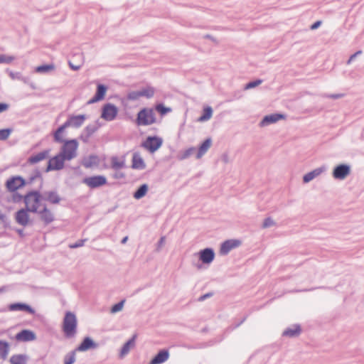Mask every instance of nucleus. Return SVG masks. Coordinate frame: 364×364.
I'll list each match as a JSON object with an SVG mask.
<instances>
[{
  "mask_svg": "<svg viewBox=\"0 0 364 364\" xmlns=\"http://www.w3.org/2000/svg\"><path fill=\"white\" fill-rule=\"evenodd\" d=\"M77 323V318L75 314L67 311L63 322V331L67 338H72L76 334Z\"/></svg>",
  "mask_w": 364,
  "mask_h": 364,
  "instance_id": "obj_1",
  "label": "nucleus"
},
{
  "mask_svg": "<svg viewBox=\"0 0 364 364\" xmlns=\"http://www.w3.org/2000/svg\"><path fill=\"white\" fill-rule=\"evenodd\" d=\"M42 199V194L38 191H30L24 196L23 201L26 208H28L31 213H38V208L41 205V200Z\"/></svg>",
  "mask_w": 364,
  "mask_h": 364,
  "instance_id": "obj_2",
  "label": "nucleus"
},
{
  "mask_svg": "<svg viewBox=\"0 0 364 364\" xmlns=\"http://www.w3.org/2000/svg\"><path fill=\"white\" fill-rule=\"evenodd\" d=\"M63 146L60 148V154L67 161H71L77 156L78 149V141L76 139L64 140Z\"/></svg>",
  "mask_w": 364,
  "mask_h": 364,
  "instance_id": "obj_3",
  "label": "nucleus"
},
{
  "mask_svg": "<svg viewBox=\"0 0 364 364\" xmlns=\"http://www.w3.org/2000/svg\"><path fill=\"white\" fill-rule=\"evenodd\" d=\"M155 122V114L152 109L144 108L137 114L136 124L139 126L151 125Z\"/></svg>",
  "mask_w": 364,
  "mask_h": 364,
  "instance_id": "obj_4",
  "label": "nucleus"
},
{
  "mask_svg": "<svg viewBox=\"0 0 364 364\" xmlns=\"http://www.w3.org/2000/svg\"><path fill=\"white\" fill-rule=\"evenodd\" d=\"M163 140L159 136H148L142 142L141 146L147 149L149 152L154 153L158 150L162 145Z\"/></svg>",
  "mask_w": 364,
  "mask_h": 364,
  "instance_id": "obj_5",
  "label": "nucleus"
},
{
  "mask_svg": "<svg viewBox=\"0 0 364 364\" xmlns=\"http://www.w3.org/2000/svg\"><path fill=\"white\" fill-rule=\"evenodd\" d=\"M65 161L67 160L64 159L61 154L58 153L57 155L49 159L46 171L49 172L51 171H59L63 169L64 168V163Z\"/></svg>",
  "mask_w": 364,
  "mask_h": 364,
  "instance_id": "obj_6",
  "label": "nucleus"
},
{
  "mask_svg": "<svg viewBox=\"0 0 364 364\" xmlns=\"http://www.w3.org/2000/svg\"><path fill=\"white\" fill-rule=\"evenodd\" d=\"M117 113L118 109L114 105L107 103L102 108L101 118L107 122H111L116 118Z\"/></svg>",
  "mask_w": 364,
  "mask_h": 364,
  "instance_id": "obj_7",
  "label": "nucleus"
},
{
  "mask_svg": "<svg viewBox=\"0 0 364 364\" xmlns=\"http://www.w3.org/2000/svg\"><path fill=\"white\" fill-rule=\"evenodd\" d=\"M83 183L91 188H96L107 183V178L104 176H94L83 179Z\"/></svg>",
  "mask_w": 364,
  "mask_h": 364,
  "instance_id": "obj_8",
  "label": "nucleus"
},
{
  "mask_svg": "<svg viewBox=\"0 0 364 364\" xmlns=\"http://www.w3.org/2000/svg\"><path fill=\"white\" fill-rule=\"evenodd\" d=\"M29 212L26 208L18 210L14 216L16 223L23 227L28 225L31 223Z\"/></svg>",
  "mask_w": 364,
  "mask_h": 364,
  "instance_id": "obj_9",
  "label": "nucleus"
},
{
  "mask_svg": "<svg viewBox=\"0 0 364 364\" xmlns=\"http://www.w3.org/2000/svg\"><path fill=\"white\" fill-rule=\"evenodd\" d=\"M26 184L25 180L21 176H13L7 180L6 186L11 192H14Z\"/></svg>",
  "mask_w": 364,
  "mask_h": 364,
  "instance_id": "obj_10",
  "label": "nucleus"
},
{
  "mask_svg": "<svg viewBox=\"0 0 364 364\" xmlns=\"http://www.w3.org/2000/svg\"><path fill=\"white\" fill-rule=\"evenodd\" d=\"M350 167L347 164H340L336 166L333 171V176L336 179L343 180L350 174Z\"/></svg>",
  "mask_w": 364,
  "mask_h": 364,
  "instance_id": "obj_11",
  "label": "nucleus"
},
{
  "mask_svg": "<svg viewBox=\"0 0 364 364\" xmlns=\"http://www.w3.org/2000/svg\"><path fill=\"white\" fill-rule=\"evenodd\" d=\"M199 259L206 264H210L215 258V252L212 248L207 247L200 250L198 253Z\"/></svg>",
  "mask_w": 364,
  "mask_h": 364,
  "instance_id": "obj_12",
  "label": "nucleus"
},
{
  "mask_svg": "<svg viewBox=\"0 0 364 364\" xmlns=\"http://www.w3.org/2000/svg\"><path fill=\"white\" fill-rule=\"evenodd\" d=\"M15 338L18 341L29 342L36 340V335L31 330L24 329L18 332L16 335Z\"/></svg>",
  "mask_w": 364,
  "mask_h": 364,
  "instance_id": "obj_13",
  "label": "nucleus"
},
{
  "mask_svg": "<svg viewBox=\"0 0 364 364\" xmlns=\"http://www.w3.org/2000/svg\"><path fill=\"white\" fill-rule=\"evenodd\" d=\"M241 242L237 240H229L222 243L220 247V254L225 255L228 254L232 249L238 247Z\"/></svg>",
  "mask_w": 364,
  "mask_h": 364,
  "instance_id": "obj_14",
  "label": "nucleus"
},
{
  "mask_svg": "<svg viewBox=\"0 0 364 364\" xmlns=\"http://www.w3.org/2000/svg\"><path fill=\"white\" fill-rule=\"evenodd\" d=\"M85 119L86 116L85 114L70 115L66 123L68 124L69 127L79 128L83 124Z\"/></svg>",
  "mask_w": 364,
  "mask_h": 364,
  "instance_id": "obj_15",
  "label": "nucleus"
},
{
  "mask_svg": "<svg viewBox=\"0 0 364 364\" xmlns=\"http://www.w3.org/2000/svg\"><path fill=\"white\" fill-rule=\"evenodd\" d=\"M285 116L282 114H272L269 115H266L264 117V118L262 119V121L259 122L260 127H266L271 124H274L277 122H278L280 119H284Z\"/></svg>",
  "mask_w": 364,
  "mask_h": 364,
  "instance_id": "obj_16",
  "label": "nucleus"
},
{
  "mask_svg": "<svg viewBox=\"0 0 364 364\" xmlns=\"http://www.w3.org/2000/svg\"><path fill=\"white\" fill-rule=\"evenodd\" d=\"M50 150L46 149L43 151L38 153L37 154L29 156L27 159V162L29 164H36L40 161H42L48 158Z\"/></svg>",
  "mask_w": 364,
  "mask_h": 364,
  "instance_id": "obj_17",
  "label": "nucleus"
},
{
  "mask_svg": "<svg viewBox=\"0 0 364 364\" xmlns=\"http://www.w3.org/2000/svg\"><path fill=\"white\" fill-rule=\"evenodd\" d=\"M40 217L41 219L44 222L45 224L48 225L52 223L54 220V215L51 212L50 210H49L46 205H43V209L38 210L37 213Z\"/></svg>",
  "mask_w": 364,
  "mask_h": 364,
  "instance_id": "obj_18",
  "label": "nucleus"
},
{
  "mask_svg": "<svg viewBox=\"0 0 364 364\" xmlns=\"http://www.w3.org/2000/svg\"><path fill=\"white\" fill-rule=\"evenodd\" d=\"M98 344L93 341L90 337H85L82 343L75 349L77 351L84 352L91 348H97Z\"/></svg>",
  "mask_w": 364,
  "mask_h": 364,
  "instance_id": "obj_19",
  "label": "nucleus"
},
{
  "mask_svg": "<svg viewBox=\"0 0 364 364\" xmlns=\"http://www.w3.org/2000/svg\"><path fill=\"white\" fill-rule=\"evenodd\" d=\"M9 309L11 311H27L29 314H34L35 310L29 305L23 303H14L9 306Z\"/></svg>",
  "mask_w": 364,
  "mask_h": 364,
  "instance_id": "obj_20",
  "label": "nucleus"
},
{
  "mask_svg": "<svg viewBox=\"0 0 364 364\" xmlns=\"http://www.w3.org/2000/svg\"><path fill=\"white\" fill-rule=\"evenodd\" d=\"M169 358V353L167 350L163 349L151 359L149 364H161L166 361Z\"/></svg>",
  "mask_w": 364,
  "mask_h": 364,
  "instance_id": "obj_21",
  "label": "nucleus"
},
{
  "mask_svg": "<svg viewBox=\"0 0 364 364\" xmlns=\"http://www.w3.org/2000/svg\"><path fill=\"white\" fill-rule=\"evenodd\" d=\"M107 87L102 85L99 84L97 87V91L95 96L88 101V104H92L102 100L105 95Z\"/></svg>",
  "mask_w": 364,
  "mask_h": 364,
  "instance_id": "obj_22",
  "label": "nucleus"
},
{
  "mask_svg": "<svg viewBox=\"0 0 364 364\" xmlns=\"http://www.w3.org/2000/svg\"><path fill=\"white\" fill-rule=\"evenodd\" d=\"M132 168L138 170H143L146 168L144 161L138 152L133 154Z\"/></svg>",
  "mask_w": 364,
  "mask_h": 364,
  "instance_id": "obj_23",
  "label": "nucleus"
},
{
  "mask_svg": "<svg viewBox=\"0 0 364 364\" xmlns=\"http://www.w3.org/2000/svg\"><path fill=\"white\" fill-rule=\"evenodd\" d=\"M42 199L52 204H58L61 200L58 193L54 191L44 192L42 194Z\"/></svg>",
  "mask_w": 364,
  "mask_h": 364,
  "instance_id": "obj_24",
  "label": "nucleus"
},
{
  "mask_svg": "<svg viewBox=\"0 0 364 364\" xmlns=\"http://www.w3.org/2000/svg\"><path fill=\"white\" fill-rule=\"evenodd\" d=\"M326 170V168L318 167L317 168L314 169L313 171L306 173L303 177V181L305 183H307L316 178L317 176H320L323 172H324Z\"/></svg>",
  "mask_w": 364,
  "mask_h": 364,
  "instance_id": "obj_25",
  "label": "nucleus"
},
{
  "mask_svg": "<svg viewBox=\"0 0 364 364\" xmlns=\"http://www.w3.org/2000/svg\"><path fill=\"white\" fill-rule=\"evenodd\" d=\"M212 145V139L210 138L206 139L202 144L199 146L196 154V159H199L203 156Z\"/></svg>",
  "mask_w": 364,
  "mask_h": 364,
  "instance_id": "obj_26",
  "label": "nucleus"
},
{
  "mask_svg": "<svg viewBox=\"0 0 364 364\" xmlns=\"http://www.w3.org/2000/svg\"><path fill=\"white\" fill-rule=\"evenodd\" d=\"M100 160L97 155L92 154L82 159V164L85 168H92V166H97Z\"/></svg>",
  "mask_w": 364,
  "mask_h": 364,
  "instance_id": "obj_27",
  "label": "nucleus"
},
{
  "mask_svg": "<svg viewBox=\"0 0 364 364\" xmlns=\"http://www.w3.org/2000/svg\"><path fill=\"white\" fill-rule=\"evenodd\" d=\"M301 333V328L299 325H293L290 327H288L286 328L284 332L282 333V335L284 336H288V337H296L299 336Z\"/></svg>",
  "mask_w": 364,
  "mask_h": 364,
  "instance_id": "obj_28",
  "label": "nucleus"
},
{
  "mask_svg": "<svg viewBox=\"0 0 364 364\" xmlns=\"http://www.w3.org/2000/svg\"><path fill=\"white\" fill-rule=\"evenodd\" d=\"M136 338V335H134L132 338H130L128 341H127L122 346L120 351V357L122 358L127 354L129 353L131 348L134 347L135 345V339Z\"/></svg>",
  "mask_w": 364,
  "mask_h": 364,
  "instance_id": "obj_29",
  "label": "nucleus"
},
{
  "mask_svg": "<svg viewBox=\"0 0 364 364\" xmlns=\"http://www.w3.org/2000/svg\"><path fill=\"white\" fill-rule=\"evenodd\" d=\"M28 357L24 354H16L13 355L10 358L11 364H27Z\"/></svg>",
  "mask_w": 364,
  "mask_h": 364,
  "instance_id": "obj_30",
  "label": "nucleus"
},
{
  "mask_svg": "<svg viewBox=\"0 0 364 364\" xmlns=\"http://www.w3.org/2000/svg\"><path fill=\"white\" fill-rule=\"evenodd\" d=\"M125 167V160L119 159L117 156L111 158V168L115 171L122 169Z\"/></svg>",
  "mask_w": 364,
  "mask_h": 364,
  "instance_id": "obj_31",
  "label": "nucleus"
},
{
  "mask_svg": "<svg viewBox=\"0 0 364 364\" xmlns=\"http://www.w3.org/2000/svg\"><path fill=\"white\" fill-rule=\"evenodd\" d=\"M68 127H69L68 124H67L65 122L63 124H62L57 129V130L54 132L53 135L55 141L58 143H62L63 141H64V139H63L61 134Z\"/></svg>",
  "mask_w": 364,
  "mask_h": 364,
  "instance_id": "obj_32",
  "label": "nucleus"
},
{
  "mask_svg": "<svg viewBox=\"0 0 364 364\" xmlns=\"http://www.w3.org/2000/svg\"><path fill=\"white\" fill-rule=\"evenodd\" d=\"M9 352V343L4 341H0V358L5 360Z\"/></svg>",
  "mask_w": 364,
  "mask_h": 364,
  "instance_id": "obj_33",
  "label": "nucleus"
},
{
  "mask_svg": "<svg viewBox=\"0 0 364 364\" xmlns=\"http://www.w3.org/2000/svg\"><path fill=\"white\" fill-rule=\"evenodd\" d=\"M98 127L95 124H89L84 129L85 139L84 142H87L89 138L97 130Z\"/></svg>",
  "mask_w": 364,
  "mask_h": 364,
  "instance_id": "obj_34",
  "label": "nucleus"
},
{
  "mask_svg": "<svg viewBox=\"0 0 364 364\" xmlns=\"http://www.w3.org/2000/svg\"><path fill=\"white\" fill-rule=\"evenodd\" d=\"M147 191H148V186L146 184H142L134 192L133 196L135 199H140L146 195Z\"/></svg>",
  "mask_w": 364,
  "mask_h": 364,
  "instance_id": "obj_35",
  "label": "nucleus"
},
{
  "mask_svg": "<svg viewBox=\"0 0 364 364\" xmlns=\"http://www.w3.org/2000/svg\"><path fill=\"white\" fill-rule=\"evenodd\" d=\"M213 114V109L208 106L204 108L203 114L198 118V122H205L209 120Z\"/></svg>",
  "mask_w": 364,
  "mask_h": 364,
  "instance_id": "obj_36",
  "label": "nucleus"
},
{
  "mask_svg": "<svg viewBox=\"0 0 364 364\" xmlns=\"http://www.w3.org/2000/svg\"><path fill=\"white\" fill-rule=\"evenodd\" d=\"M55 70L53 64L42 65L36 68L35 71L38 73H48Z\"/></svg>",
  "mask_w": 364,
  "mask_h": 364,
  "instance_id": "obj_37",
  "label": "nucleus"
},
{
  "mask_svg": "<svg viewBox=\"0 0 364 364\" xmlns=\"http://www.w3.org/2000/svg\"><path fill=\"white\" fill-rule=\"evenodd\" d=\"M140 91L141 97H144L147 99L151 98L154 95L155 90L152 87H147L141 89Z\"/></svg>",
  "mask_w": 364,
  "mask_h": 364,
  "instance_id": "obj_38",
  "label": "nucleus"
},
{
  "mask_svg": "<svg viewBox=\"0 0 364 364\" xmlns=\"http://www.w3.org/2000/svg\"><path fill=\"white\" fill-rule=\"evenodd\" d=\"M196 149L195 147H190L178 154V159L181 161L185 160L190 157L196 151Z\"/></svg>",
  "mask_w": 364,
  "mask_h": 364,
  "instance_id": "obj_39",
  "label": "nucleus"
},
{
  "mask_svg": "<svg viewBox=\"0 0 364 364\" xmlns=\"http://www.w3.org/2000/svg\"><path fill=\"white\" fill-rule=\"evenodd\" d=\"M76 351L75 350H72L64 356V364H73L75 363Z\"/></svg>",
  "mask_w": 364,
  "mask_h": 364,
  "instance_id": "obj_40",
  "label": "nucleus"
},
{
  "mask_svg": "<svg viewBox=\"0 0 364 364\" xmlns=\"http://www.w3.org/2000/svg\"><path fill=\"white\" fill-rule=\"evenodd\" d=\"M12 129L7 128L0 129V141H4L9 138L12 132Z\"/></svg>",
  "mask_w": 364,
  "mask_h": 364,
  "instance_id": "obj_41",
  "label": "nucleus"
},
{
  "mask_svg": "<svg viewBox=\"0 0 364 364\" xmlns=\"http://www.w3.org/2000/svg\"><path fill=\"white\" fill-rule=\"evenodd\" d=\"M124 301L122 300L117 304H115L114 305L112 306V307L111 308V313L112 314H116L120 311L122 310L123 309V306H124Z\"/></svg>",
  "mask_w": 364,
  "mask_h": 364,
  "instance_id": "obj_42",
  "label": "nucleus"
},
{
  "mask_svg": "<svg viewBox=\"0 0 364 364\" xmlns=\"http://www.w3.org/2000/svg\"><path fill=\"white\" fill-rule=\"evenodd\" d=\"M156 110L159 112L161 114L164 115L168 112H171V109L170 107H166L163 104H159L156 106Z\"/></svg>",
  "mask_w": 364,
  "mask_h": 364,
  "instance_id": "obj_43",
  "label": "nucleus"
},
{
  "mask_svg": "<svg viewBox=\"0 0 364 364\" xmlns=\"http://www.w3.org/2000/svg\"><path fill=\"white\" fill-rule=\"evenodd\" d=\"M15 59L14 56L6 55L4 54L0 55V63L9 64Z\"/></svg>",
  "mask_w": 364,
  "mask_h": 364,
  "instance_id": "obj_44",
  "label": "nucleus"
},
{
  "mask_svg": "<svg viewBox=\"0 0 364 364\" xmlns=\"http://www.w3.org/2000/svg\"><path fill=\"white\" fill-rule=\"evenodd\" d=\"M127 97L129 100H132V101L137 100L139 97H141L140 91L138 90V91L129 92L127 94Z\"/></svg>",
  "mask_w": 364,
  "mask_h": 364,
  "instance_id": "obj_45",
  "label": "nucleus"
},
{
  "mask_svg": "<svg viewBox=\"0 0 364 364\" xmlns=\"http://www.w3.org/2000/svg\"><path fill=\"white\" fill-rule=\"evenodd\" d=\"M262 82V80H256L247 83L244 87L245 90H250L259 85Z\"/></svg>",
  "mask_w": 364,
  "mask_h": 364,
  "instance_id": "obj_46",
  "label": "nucleus"
},
{
  "mask_svg": "<svg viewBox=\"0 0 364 364\" xmlns=\"http://www.w3.org/2000/svg\"><path fill=\"white\" fill-rule=\"evenodd\" d=\"M275 225V222L273 220V219L270 217H268L264 219L263 223H262V228H268L272 226H274Z\"/></svg>",
  "mask_w": 364,
  "mask_h": 364,
  "instance_id": "obj_47",
  "label": "nucleus"
},
{
  "mask_svg": "<svg viewBox=\"0 0 364 364\" xmlns=\"http://www.w3.org/2000/svg\"><path fill=\"white\" fill-rule=\"evenodd\" d=\"M7 72L9 73V77L12 80H20L21 77V73H19V72H13V71L9 70H7Z\"/></svg>",
  "mask_w": 364,
  "mask_h": 364,
  "instance_id": "obj_48",
  "label": "nucleus"
},
{
  "mask_svg": "<svg viewBox=\"0 0 364 364\" xmlns=\"http://www.w3.org/2000/svg\"><path fill=\"white\" fill-rule=\"evenodd\" d=\"M343 95H344L343 94H331V95L323 94L321 96L323 97H326V98L338 99V98L343 97Z\"/></svg>",
  "mask_w": 364,
  "mask_h": 364,
  "instance_id": "obj_49",
  "label": "nucleus"
},
{
  "mask_svg": "<svg viewBox=\"0 0 364 364\" xmlns=\"http://www.w3.org/2000/svg\"><path fill=\"white\" fill-rule=\"evenodd\" d=\"M85 241V240H78L77 242H75V243H73L72 245H70V247L73 248V249H75V248H77V247H82V246L84 245Z\"/></svg>",
  "mask_w": 364,
  "mask_h": 364,
  "instance_id": "obj_50",
  "label": "nucleus"
},
{
  "mask_svg": "<svg viewBox=\"0 0 364 364\" xmlns=\"http://www.w3.org/2000/svg\"><path fill=\"white\" fill-rule=\"evenodd\" d=\"M37 178L41 179V176L39 171H37L36 174L33 176H31L29 178V183H32L33 181H35Z\"/></svg>",
  "mask_w": 364,
  "mask_h": 364,
  "instance_id": "obj_51",
  "label": "nucleus"
},
{
  "mask_svg": "<svg viewBox=\"0 0 364 364\" xmlns=\"http://www.w3.org/2000/svg\"><path fill=\"white\" fill-rule=\"evenodd\" d=\"M213 296V294L212 293H207L204 295H202L200 296L199 298H198V301H205L206 299L210 297Z\"/></svg>",
  "mask_w": 364,
  "mask_h": 364,
  "instance_id": "obj_52",
  "label": "nucleus"
},
{
  "mask_svg": "<svg viewBox=\"0 0 364 364\" xmlns=\"http://www.w3.org/2000/svg\"><path fill=\"white\" fill-rule=\"evenodd\" d=\"M9 108V105L6 103H0V113L7 110Z\"/></svg>",
  "mask_w": 364,
  "mask_h": 364,
  "instance_id": "obj_53",
  "label": "nucleus"
},
{
  "mask_svg": "<svg viewBox=\"0 0 364 364\" xmlns=\"http://www.w3.org/2000/svg\"><path fill=\"white\" fill-rule=\"evenodd\" d=\"M164 242H165V237H161L158 242V247H157L158 250H159V249L164 245Z\"/></svg>",
  "mask_w": 364,
  "mask_h": 364,
  "instance_id": "obj_54",
  "label": "nucleus"
},
{
  "mask_svg": "<svg viewBox=\"0 0 364 364\" xmlns=\"http://www.w3.org/2000/svg\"><path fill=\"white\" fill-rule=\"evenodd\" d=\"M321 24V22L320 21H316L314 23H313L310 28L311 30H315V29L318 28Z\"/></svg>",
  "mask_w": 364,
  "mask_h": 364,
  "instance_id": "obj_55",
  "label": "nucleus"
},
{
  "mask_svg": "<svg viewBox=\"0 0 364 364\" xmlns=\"http://www.w3.org/2000/svg\"><path fill=\"white\" fill-rule=\"evenodd\" d=\"M222 161L225 163V164H228L229 163V156L227 154H223L222 156Z\"/></svg>",
  "mask_w": 364,
  "mask_h": 364,
  "instance_id": "obj_56",
  "label": "nucleus"
},
{
  "mask_svg": "<svg viewBox=\"0 0 364 364\" xmlns=\"http://www.w3.org/2000/svg\"><path fill=\"white\" fill-rule=\"evenodd\" d=\"M20 80L23 82L25 84H29V78L27 77H23L22 75Z\"/></svg>",
  "mask_w": 364,
  "mask_h": 364,
  "instance_id": "obj_57",
  "label": "nucleus"
},
{
  "mask_svg": "<svg viewBox=\"0 0 364 364\" xmlns=\"http://www.w3.org/2000/svg\"><path fill=\"white\" fill-rule=\"evenodd\" d=\"M124 176V174L122 173H116L114 175V178H123Z\"/></svg>",
  "mask_w": 364,
  "mask_h": 364,
  "instance_id": "obj_58",
  "label": "nucleus"
},
{
  "mask_svg": "<svg viewBox=\"0 0 364 364\" xmlns=\"http://www.w3.org/2000/svg\"><path fill=\"white\" fill-rule=\"evenodd\" d=\"M70 65V67L73 70H77L80 69V66L77 65V66H75V65H73V64H71L70 63H69Z\"/></svg>",
  "mask_w": 364,
  "mask_h": 364,
  "instance_id": "obj_59",
  "label": "nucleus"
},
{
  "mask_svg": "<svg viewBox=\"0 0 364 364\" xmlns=\"http://www.w3.org/2000/svg\"><path fill=\"white\" fill-rule=\"evenodd\" d=\"M17 232L18 233V235L20 236H21V237L23 236V230H22V229L17 230Z\"/></svg>",
  "mask_w": 364,
  "mask_h": 364,
  "instance_id": "obj_60",
  "label": "nucleus"
},
{
  "mask_svg": "<svg viewBox=\"0 0 364 364\" xmlns=\"http://www.w3.org/2000/svg\"><path fill=\"white\" fill-rule=\"evenodd\" d=\"M6 216L4 214H3L1 211H0V220H2L4 221V220L5 219Z\"/></svg>",
  "mask_w": 364,
  "mask_h": 364,
  "instance_id": "obj_61",
  "label": "nucleus"
},
{
  "mask_svg": "<svg viewBox=\"0 0 364 364\" xmlns=\"http://www.w3.org/2000/svg\"><path fill=\"white\" fill-rule=\"evenodd\" d=\"M127 240H128V237H124L122 240V242H122V244H124V243H126V242L127 241Z\"/></svg>",
  "mask_w": 364,
  "mask_h": 364,
  "instance_id": "obj_62",
  "label": "nucleus"
},
{
  "mask_svg": "<svg viewBox=\"0 0 364 364\" xmlns=\"http://www.w3.org/2000/svg\"><path fill=\"white\" fill-rule=\"evenodd\" d=\"M361 53H362L361 50H358L357 52H355L354 53V55H355V56L357 57V56L360 55Z\"/></svg>",
  "mask_w": 364,
  "mask_h": 364,
  "instance_id": "obj_63",
  "label": "nucleus"
},
{
  "mask_svg": "<svg viewBox=\"0 0 364 364\" xmlns=\"http://www.w3.org/2000/svg\"><path fill=\"white\" fill-rule=\"evenodd\" d=\"M80 139L84 141L85 139V133L83 132V134L80 136Z\"/></svg>",
  "mask_w": 364,
  "mask_h": 364,
  "instance_id": "obj_64",
  "label": "nucleus"
}]
</instances>
